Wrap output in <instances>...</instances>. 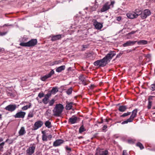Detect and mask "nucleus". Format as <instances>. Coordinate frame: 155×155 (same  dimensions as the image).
Instances as JSON below:
<instances>
[{
    "label": "nucleus",
    "mask_w": 155,
    "mask_h": 155,
    "mask_svg": "<svg viewBox=\"0 0 155 155\" xmlns=\"http://www.w3.org/2000/svg\"><path fill=\"white\" fill-rule=\"evenodd\" d=\"M127 16L128 18L130 19H133L137 18V15L134 12L128 13L127 14Z\"/></svg>",
    "instance_id": "nucleus-15"
},
{
    "label": "nucleus",
    "mask_w": 155,
    "mask_h": 155,
    "mask_svg": "<svg viewBox=\"0 0 155 155\" xmlns=\"http://www.w3.org/2000/svg\"><path fill=\"white\" fill-rule=\"evenodd\" d=\"M72 92V88H70L68 89L67 91H66V93L68 95H69L71 94Z\"/></svg>",
    "instance_id": "nucleus-40"
},
{
    "label": "nucleus",
    "mask_w": 155,
    "mask_h": 155,
    "mask_svg": "<svg viewBox=\"0 0 155 155\" xmlns=\"http://www.w3.org/2000/svg\"><path fill=\"white\" fill-rule=\"evenodd\" d=\"M44 94L43 93H39L38 94V96L40 98H41L42 97H43L44 96Z\"/></svg>",
    "instance_id": "nucleus-46"
},
{
    "label": "nucleus",
    "mask_w": 155,
    "mask_h": 155,
    "mask_svg": "<svg viewBox=\"0 0 155 155\" xmlns=\"http://www.w3.org/2000/svg\"><path fill=\"white\" fill-rule=\"evenodd\" d=\"M28 117H33V114L32 113H29L28 115Z\"/></svg>",
    "instance_id": "nucleus-48"
},
{
    "label": "nucleus",
    "mask_w": 155,
    "mask_h": 155,
    "mask_svg": "<svg viewBox=\"0 0 155 155\" xmlns=\"http://www.w3.org/2000/svg\"><path fill=\"white\" fill-rule=\"evenodd\" d=\"M137 42V41H127L123 45V46L124 47H126L128 46L133 45H134L135 43Z\"/></svg>",
    "instance_id": "nucleus-11"
},
{
    "label": "nucleus",
    "mask_w": 155,
    "mask_h": 155,
    "mask_svg": "<svg viewBox=\"0 0 155 155\" xmlns=\"http://www.w3.org/2000/svg\"><path fill=\"white\" fill-rule=\"evenodd\" d=\"M54 74V70H52L49 73L41 77V79L42 81H45L46 79L50 77Z\"/></svg>",
    "instance_id": "nucleus-9"
},
{
    "label": "nucleus",
    "mask_w": 155,
    "mask_h": 155,
    "mask_svg": "<svg viewBox=\"0 0 155 155\" xmlns=\"http://www.w3.org/2000/svg\"><path fill=\"white\" fill-rule=\"evenodd\" d=\"M25 112L23 111H20L17 113L15 115L14 117L16 118H23L25 115Z\"/></svg>",
    "instance_id": "nucleus-8"
},
{
    "label": "nucleus",
    "mask_w": 155,
    "mask_h": 155,
    "mask_svg": "<svg viewBox=\"0 0 155 155\" xmlns=\"http://www.w3.org/2000/svg\"><path fill=\"white\" fill-rule=\"evenodd\" d=\"M127 109V107L126 106H120L119 107L118 110L120 112H124Z\"/></svg>",
    "instance_id": "nucleus-24"
},
{
    "label": "nucleus",
    "mask_w": 155,
    "mask_h": 155,
    "mask_svg": "<svg viewBox=\"0 0 155 155\" xmlns=\"http://www.w3.org/2000/svg\"><path fill=\"white\" fill-rule=\"evenodd\" d=\"M2 51V49L0 48V52H1Z\"/></svg>",
    "instance_id": "nucleus-63"
},
{
    "label": "nucleus",
    "mask_w": 155,
    "mask_h": 155,
    "mask_svg": "<svg viewBox=\"0 0 155 155\" xmlns=\"http://www.w3.org/2000/svg\"><path fill=\"white\" fill-rule=\"evenodd\" d=\"M123 155H128V154L125 150H124L123 151Z\"/></svg>",
    "instance_id": "nucleus-49"
},
{
    "label": "nucleus",
    "mask_w": 155,
    "mask_h": 155,
    "mask_svg": "<svg viewBox=\"0 0 155 155\" xmlns=\"http://www.w3.org/2000/svg\"><path fill=\"white\" fill-rule=\"evenodd\" d=\"M137 44L139 45H146L147 43V41L145 40H141L138 41H137Z\"/></svg>",
    "instance_id": "nucleus-23"
},
{
    "label": "nucleus",
    "mask_w": 155,
    "mask_h": 155,
    "mask_svg": "<svg viewBox=\"0 0 155 155\" xmlns=\"http://www.w3.org/2000/svg\"><path fill=\"white\" fill-rule=\"evenodd\" d=\"M79 79L80 81V83L83 84L84 85H87V82L88 81L86 78L84 77L83 75H81L79 77Z\"/></svg>",
    "instance_id": "nucleus-5"
},
{
    "label": "nucleus",
    "mask_w": 155,
    "mask_h": 155,
    "mask_svg": "<svg viewBox=\"0 0 155 155\" xmlns=\"http://www.w3.org/2000/svg\"><path fill=\"white\" fill-rule=\"evenodd\" d=\"M26 133V131L25 130L24 127H22L18 132V134L19 136H22Z\"/></svg>",
    "instance_id": "nucleus-19"
},
{
    "label": "nucleus",
    "mask_w": 155,
    "mask_h": 155,
    "mask_svg": "<svg viewBox=\"0 0 155 155\" xmlns=\"http://www.w3.org/2000/svg\"><path fill=\"white\" fill-rule=\"evenodd\" d=\"M135 14L137 15V17L138 15H140L141 16V15L142 14V11L140 9H136L134 12Z\"/></svg>",
    "instance_id": "nucleus-22"
},
{
    "label": "nucleus",
    "mask_w": 155,
    "mask_h": 155,
    "mask_svg": "<svg viewBox=\"0 0 155 155\" xmlns=\"http://www.w3.org/2000/svg\"><path fill=\"white\" fill-rule=\"evenodd\" d=\"M48 137L51 139L52 137V136L51 135H50L48 136Z\"/></svg>",
    "instance_id": "nucleus-59"
},
{
    "label": "nucleus",
    "mask_w": 155,
    "mask_h": 155,
    "mask_svg": "<svg viewBox=\"0 0 155 155\" xmlns=\"http://www.w3.org/2000/svg\"><path fill=\"white\" fill-rule=\"evenodd\" d=\"M11 151H10V152H8V153H7V155H10V154L11 153Z\"/></svg>",
    "instance_id": "nucleus-60"
},
{
    "label": "nucleus",
    "mask_w": 155,
    "mask_h": 155,
    "mask_svg": "<svg viewBox=\"0 0 155 155\" xmlns=\"http://www.w3.org/2000/svg\"><path fill=\"white\" fill-rule=\"evenodd\" d=\"M49 99L45 97V98L42 99V101L45 104H47L48 103Z\"/></svg>",
    "instance_id": "nucleus-34"
},
{
    "label": "nucleus",
    "mask_w": 155,
    "mask_h": 155,
    "mask_svg": "<svg viewBox=\"0 0 155 155\" xmlns=\"http://www.w3.org/2000/svg\"><path fill=\"white\" fill-rule=\"evenodd\" d=\"M135 33V31H133L131 32H130L128 33L127 34V35H130V34H134Z\"/></svg>",
    "instance_id": "nucleus-51"
},
{
    "label": "nucleus",
    "mask_w": 155,
    "mask_h": 155,
    "mask_svg": "<svg viewBox=\"0 0 155 155\" xmlns=\"http://www.w3.org/2000/svg\"><path fill=\"white\" fill-rule=\"evenodd\" d=\"M106 150L103 151L102 150L97 149L95 155H107Z\"/></svg>",
    "instance_id": "nucleus-14"
},
{
    "label": "nucleus",
    "mask_w": 155,
    "mask_h": 155,
    "mask_svg": "<svg viewBox=\"0 0 155 155\" xmlns=\"http://www.w3.org/2000/svg\"><path fill=\"white\" fill-rule=\"evenodd\" d=\"M131 114L130 112H127L126 113H124L121 116V117H125L128 115H130Z\"/></svg>",
    "instance_id": "nucleus-42"
},
{
    "label": "nucleus",
    "mask_w": 155,
    "mask_h": 155,
    "mask_svg": "<svg viewBox=\"0 0 155 155\" xmlns=\"http://www.w3.org/2000/svg\"><path fill=\"white\" fill-rule=\"evenodd\" d=\"M35 146L34 144L32 146L28 148L26 150V153L28 155H31L33 154L35 152Z\"/></svg>",
    "instance_id": "nucleus-4"
},
{
    "label": "nucleus",
    "mask_w": 155,
    "mask_h": 155,
    "mask_svg": "<svg viewBox=\"0 0 155 155\" xmlns=\"http://www.w3.org/2000/svg\"><path fill=\"white\" fill-rule=\"evenodd\" d=\"M94 65L98 68L104 67L107 64V55L103 59L97 60L94 63Z\"/></svg>",
    "instance_id": "nucleus-2"
},
{
    "label": "nucleus",
    "mask_w": 155,
    "mask_h": 155,
    "mask_svg": "<svg viewBox=\"0 0 155 155\" xmlns=\"http://www.w3.org/2000/svg\"><path fill=\"white\" fill-rule=\"evenodd\" d=\"M107 128V126L106 125H104L103 129V130H104V131H106V130H105Z\"/></svg>",
    "instance_id": "nucleus-53"
},
{
    "label": "nucleus",
    "mask_w": 155,
    "mask_h": 155,
    "mask_svg": "<svg viewBox=\"0 0 155 155\" xmlns=\"http://www.w3.org/2000/svg\"><path fill=\"white\" fill-rule=\"evenodd\" d=\"M65 68V65H62L57 68L56 69V71L58 72H60L64 70Z\"/></svg>",
    "instance_id": "nucleus-21"
},
{
    "label": "nucleus",
    "mask_w": 155,
    "mask_h": 155,
    "mask_svg": "<svg viewBox=\"0 0 155 155\" xmlns=\"http://www.w3.org/2000/svg\"><path fill=\"white\" fill-rule=\"evenodd\" d=\"M21 46L25 47H28V43L27 42H21L20 44Z\"/></svg>",
    "instance_id": "nucleus-39"
},
{
    "label": "nucleus",
    "mask_w": 155,
    "mask_h": 155,
    "mask_svg": "<svg viewBox=\"0 0 155 155\" xmlns=\"http://www.w3.org/2000/svg\"><path fill=\"white\" fill-rule=\"evenodd\" d=\"M61 38V35H58L54 36L52 37L51 40L52 41H55L60 39Z\"/></svg>",
    "instance_id": "nucleus-20"
},
{
    "label": "nucleus",
    "mask_w": 155,
    "mask_h": 155,
    "mask_svg": "<svg viewBox=\"0 0 155 155\" xmlns=\"http://www.w3.org/2000/svg\"><path fill=\"white\" fill-rule=\"evenodd\" d=\"M121 18L120 16H119V17H117V20L118 21H120L121 20Z\"/></svg>",
    "instance_id": "nucleus-52"
},
{
    "label": "nucleus",
    "mask_w": 155,
    "mask_h": 155,
    "mask_svg": "<svg viewBox=\"0 0 155 155\" xmlns=\"http://www.w3.org/2000/svg\"><path fill=\"white\" fill-rule=\"evenodd\" d=\"M42 133L43 134H45V132L44 131H42Z\"/></svg>",
    "instance_id": "nucleus-61"
},
{
    "label": "nucleus",
    "mask_w": 155,
    "mask_h": 155,
    "mask_svg": "<svg viewBox=\"0 0 155 155\" xmlns=\"http://www.w3.org/2000/svg\"><path fill=\"white\" fill-rule=\"evenodd\" d=\"M128 142L129 143H131V142H132V140H128Z\"/></svg>",
    "instance_id": "nucleus-57"
},
{
    "label": "nucleus",
    "mask_w": 155,
    "mask_h": 155,
    "mask_svg": "<svg viewBox=\"0 0 155 155\" xmlns=\"http://www.w3.org/2000/svg\"><path fill=\"white\" fill-rule=\"evenodd\" d=\"M97 5L95 4L94 6V7L90 6L89 7V8L90 9L91 11H93L95 10L96 8L97 7Z\"/></svg>",
    "instance_id": "nucleus-29"
},
{
    "label": "nucleus",
    "mask_w": 155,
    "mask_h": 155,
    "mask_svg": "<svg viewBox=\"0 0 155 155\" xmlns=\"http://www.w3.org/2000/svg\"><path fill=\"white\" fill-rule=\"evenodd\" d=\"M153 97V96H150L148 98V100L150 101V100H152Z\"/></svg>",
    "instance_id": "nucleus-54"
},
{
    "label": "nucleus",
    "mask_w": 155,
    "mask_h": 155,
    "mask_svg": "<svg viewBox=\"0 0 155 155\" xmlns=\"http://www.w3.org/2000/svg\"><path fill=\"white\" fill-rule=\"evenodd\" d=\"M7 33V32H0V36H3L5 35Z\"/></svg>",
    "instance_id": "nucleus-47"
},
{
    "label": "nucleus",
    "mask_w": 155,
    "mask_h": 155,
    "mask_svg": "<svg viewBox=\"0 0 155 155\" xmlns=\"http://www.w3.org/2000/svg\"><path fill=\"white\" fill-rule=\"evenodd\" d=\"M86 130L84 128V126L82 125L79 128V132L80 133H81L84 131Z\"/></svg>",
    "instance_id": "nucleus-33"
},
{
    "label": "nucleus",
    "mask_w": 155,
    "mask_h": 155,
    "mask_svg": "<svg viewBox=\"0 0 155 155\" xmlns=\"http://www.w3.org/2000/svg\"><path fill=\"white\" fill-rule=\"evenodd\" d=\"M55 102V100L54 99H52L50 100L49 102V106H52Z\"/></svg>",
    "instance_id": "nucleus-36"
},
{
    "label": "nucleus",
    "mask_w": 155,
    "mask_h": 155,
    "mask_svg": "<svg viewBox=\"0 0 155 155\" xmlns=\"http://www.w3.org/2000/svg\"><path fill=\"white\" fill-rule=\"evenodd\" d=\"M153 109H155V107H153Z\"/></svg>",
    "instance_id": "nucleus-64"
},
{
    "label": "nucleus",
    "mask_w": 155,
    "mask_h": 155,
    "mask_svg": "<svg viewBox=\"0 0 155 155\" xmlns=\"http://www.w3.org/2000/svg\"><path fill=\"white\" fill-rule=\"evenodd\" d=\"M2 117V115L0 114V118H1Z\"/></svg>",
    "instance_id": "nucleus-62"
},
{
    "label": "nucleus",
    "mask_w": 155,
    "mask_h": 155,
    "mask_svg": "<svg viewBox=\"0 0 155 155\" xmlns=\"http://www.w3.org/2000/svg\"><path fill=\"white\" fill-rule=\"evenodd\" d=\"M115 54V52L114 51H111L109 52L107 54V63L108 61H109Z\"/></svg>",
    "instance_id": "nucleus-7"
},
{
    "label": "nucleus",
    "mask_w": 155,
    "mask_h": 155,
    "mask_svg": "<svg viewBox=\"0 0 155 155\" xmlns=\"http://www.w3.org/2000/svg\"><path fill=\"white\" fill-rule=\"evenodd\" d=\"M47 136L45 134H43L42 136V140L43 141H47Z\"/></svg>",
    "instance_id": "nucleus-41"
},
{
    "label": "nucleus",
    "mask_w": 155,
    "mask_h": 155,
    "mask_svg": "<svg viewBox=\"0 0 155 155\" xmlns=\"http://www.w3.org/2000/svg\"><path fill=\"white\" fill-rule=\"evenodd\" d=\"M45 125L46 127L48 128H51L52 127L51 123L48 120L45 123Z\"/></svg>",
    "instance_id": "nucleus-27"
},
{
    "label": "nucleus",
    "mask_w": 155,
    "mask_h": 155,
    "mask_svg": "<svg viewBox=\"0 0 155 155\" xmlns=\"http://www.w3.org/2000/svg\"><path fill=\"white\" fill-rule=\"evenodd\" d=\"M114 1H112L111 2L110 4L108 5H107V10H108V9H110L111 7L113 8V5L114 4ZM108 3H107V5L108 4Z\"/></svg>",
    "instance_id": "nucleus-30"
},
{
    "label": "nucleus",
    "mask_w": 155,
    "mask_h": 155,
    "mask_svg": "<svg viewBox=\"0 0 155 155\" xmlns=\"http://www.w3.org/2000/svg\"><path fill=\"white\" fill-rule=\"evenodd\" d=\"M94 86L93 85H91L90 86V89H93L94 88Z\"/></svg>",
    "instance_id": "nucleus-55"
},
{
    "label": "nucleus",
    "mask_w": 155,
    "mask_h": 155,
    "mask_svg": "<svg viewBox=\"0 0 155 155\" xmlns=\"http://www.w3.org/2000/svg\"><path fill=\"white\" fill-rule=\"evenodd\" d=\"M61 62V61L60 60L58 61H54L52 62L51 64V65L52 66L54 65L57 64Z\"/></svg>",
    "instance_id": "nucleus-31"
},
{
    "label": "nucleus",
    "mask_w": 155,
    "mask_h": 155,
    "mask_svg": "<svg viewBox=\"0 0 155 155\" xmlns=\"http://www.w3.org/2000/svg\"><path fill=\"white\" fill-rule=\"evenodd\" d=\"M151 90L152 91H155V84H152L151 86Z\"/></svg>",
    "instance_id": "nucleus-45"
},
{
    "label": "nucleus",
    "mask_w": 155,
    "mask_h": 155,
    "mask_svg": "<svg viewBox=\"0 0 155 155\" xmlns=\"http://www.w3.org/2000/svg\"><path fill=\"white\" fill-rule=\"evenodd\" d=\"M16 108V106L15 105H9L6 107L5 109L9 111H14Z\"/></svg>",
    "instance_id": "nucleus-10"
},
{
    "label": "nucleus",
    "mask_w": 155,
    "mask_h": 155,
    "mask_svg": "<svg viewBox=\"0 0 155 155\" xmlns=\"http://www.w3.org/2000/svg\"><path fill=\"white\" fill-rule=\"evenodd\" d=\"M72 103L71 102L67 103L66 106V109L67 110H70L71 109L72 107Z\"/></svg>",
    "instance_id": "nucleus-25"
},
{
    "label": "nucleus",
    "mask_w": 155,
    "mask_h": 155,
    "mask_svg": "<svg viewBox=\"0 0 155 155\" xmlns=\"http://www.w3.org/2000/svg\"><path fill=\"white\" fill-rule=\"evenodd\" d=\"M63 142V140H58L54 142L53 145L55 147H57L60 145Z\"/></svg>",
    "instance_id": "nucleus-17"
},
{
    "label": "nucleus",
    "mask_w": 155,
    "mask_h": 155,
    "mask_svg": "<svg viewBox=\"0 0 155 155\" xmlns=\"http://www.w3.org/2000/svg\"><path fill=\"white\" fill-rule=\"evenodd\" d=\"M52 94L51 93H49L48 94H46L45 95V97H47L48 98H49L51 97V94Z\"/></svg>",
    "instance_id": "nucleus-43"
},
{
    "label": "nucleus",
    "mask_w": 155,
    "mask_h": 155,
    "mask_svg": "<svg viewBox=\"0 0 155 155\" xmlns=\"http://www.w3.org/2000/svg\"><path fill=\"white\" fill-rule=\"evenodd\" d=\"M31 106V104L30 103H29V104L28 105H26L25 106H24L22 108V109L23 110H26L30 108Z\"/></svg>",
    "instance_id": "nucleus-28"
},
{
    "label": "nucleus",
    "mask_w": 155,
    "mask_h": 155,
    "mask_svg": "<svg viewBox=\"0 0 155 155\" xmlns=\"http://www.w3.org/2000/svg\"><path fill=\"white\" fill-rule=\"evenodd\" d=\"M136 145L137 146L140 147L141 149H142L144 148V147L143 146V145L140 143L138 142L137 144Z\"/></svg>",
    "instance_id": "nucleus-37"
},
{
    "label": "nucleus",
    "mask_w": 155,
    "mask_h": 155,
    "mask_svg": "<svg viewBox=\"0 0 155 155\" xmlns=\"http://www.w3.org/2000/svg\"><path fill=\"white\" fill-rule=\"evenodd\" d=\"M4 144V143L2 142V143L0 144V148H3V147Z\"/></svg>",
    "instance_id": "nucleus-50"
},
{
    "label": "nucleus",
    "mask_w": 155,
    "mask_h": 155,
    "mask_svg": "<svg viewBox=\"0 0 155 155\" xmlns=\"http://www.w3.org/2000/svg\"><path fill=\"white\" fill-rule=\"evenodd\" d=\"M152 102L151 101H149L148 102V104L147 106L148 108L149 109H150L151 107V106L152 105Z\"/></svg>",
    "instance_id": "nucleus-44"
},
{
    "label": "nucleus",
    "mask_w": 155,
    "mask_h": 155,
    "mask_svg": "<svg viewBox=\"0 0 155 155\" xmlns=\"http://www.w3.org/2000/svg\"><path fill=\"white\" fill-rule=\"evenodd\" d=\"M9 25H8V24H5L4 25H3V26H9Z\"/></svg>",
    "instance_id": "nucleus-58"
},
{
    "label": "nucleus",
    "mask_w": 155,
    "mask_h": 155,
    "mask_svg": "<svg viewBox=\"0 0 155 155\" xmlns=\"http://www.w3.org/2000/svg\"><path fill=\"white\" fill-rule=\"evenodd\" d=\"M133 120L130 118H129L128 119H127L125 121H123L122 123L121 124H127L128 122H131Z\"/></svg>",
    "instance_id": "nucleus-32"
},
{
    "label": "nucleus",
    "mask_w": 155,
    "mask_h": 155,
    "mask_svg": "<svg viewBox=\"0 0 155 155\" xmlns=\"http://www.w3.org/2000/svg\"><path fill=\"white\" fill-rule=\"evenodd\" d=\"M51 110L49 109H48L46 111V113L45 114V116H49L51 114Z\"/></svg>",
    "instance_id": "nucleus-38"
},
{
    "label": "nucleus",
    "mask_w": 155,
    "mask_h": 155,
    "mask_svg": "<svg viewBox=\"0 0 155 155\" xmlns=\"http://www.w3.org/2000/svg\"><path fill=\"white\" fill-rule=\"evenodd\" d=\"M66 149L67 150H71V149L69 147H66Z\"/></svg>",
    "instance_id": "nucleus-56"
},
{
    "label": "nucleus",
    "mask_w": 155,
    "mask_h": 155,
    "mask_svg": "<svg viewBox=\"0 0 155 155\" xmlns=\"http://www.w3.org/2000/svg\"><path fill=\"white\" fill-rule=\"evenodd\" d=\"M107 10V4H105L103 7L101 9V12H104Z\"/></svg>",
    "instance_id": "nucleus-35"
},
{
    "label": "nucleus",
    "mask_w": 155,
    "mask_h": 155,
    "mask_svg": "<svg viewBox=\"0 0 155 155\" xmlns=\"http://www.w3.org/2000/svg\"><path fill=\"white\" fill-rule=\"evenodd\" d=\"M28 47H32L35 46L37 43V40L36 39H32L28 42Z\"/></svg>",
    "instance_id": "nucleus-12"
},
{
    "label": "nucleus",
    "mask_w": 155,
    "mask_h": 155,
    "mask_svg": "<svg viewBox=\"0 0 155 155\" xmlns=\"http://www.w3.org/2000/svg\"><path fill=\"white\" fill-rule=\"evenodd\" d=\"M94 25L95 28L97 29H101L103 27L101 24L96 21L94 23Z\"/></svg>",
    "instance_id": "nucleus-16"
},
{
    "label": "nucleus",
    "mask_w": 155,
    "mask_h": 155,
    "mask_svg": "<svg viewBox=\"0 0 155 155\" xmlns=\"http://www.w3.org/2000/svg\"><path fill=\"white\" fill-rule=\"evenodd\" d=\"M58 91V88L57 87H54L51 91V93L52 94H55Z\"/></svg>",
    "instance_id": "nucleus-26"
},
{
    "label": "nucleus",
    "mask_w": 155,
    "mask_h": 155,
    "mask_svg": "<svg viewBox=\"0 0 155 155\" xmlns=\"http://www.w3.org/2000/svg\"><path fill=\"white\" fill-rule=\"evenodd\" d=\"M64 107L61 104H59L56 105L53 110L54 115L55 116H59L61 114Z\"/></svg>",
    "instance_id": "nucleus-1"
},
{
    "label": "nucleus",
    "mask_w": 155,
    "mask_h": 155,
    "mask_svg": "<svg viewBox=\"0 0 155 155\" xmlns=\"http://www.w3.org/2000/svg\"><path fill=\"white\" fill-rule=\"evenodd\" d=\"M43 124V123L40 120H38L35 123L33 127L34 130H36L41 127Z\"/></svg>",
    "instance_id": "nucleus-6"
},
{
    "label": "nucleus",
    "mask_w": 155,
    "mask_h": 155,
    "mask_svg": "<svg viewBox=\"0 0 155 155\" xmlns=\"http://www.w3.org/2000/svg\"><path fill=\"white\" fill-rule=\"evenodd\" d=\"M137 111V109H135L133 111L132 114L130 117L132 120H133L134 118L136 117Z\"/></svg>",
    "instance_id": "nucleus-18"
},
{
    "label": "nucleus",
    "mask_w": 155,
    "mask_h": 155,
    "mask_svg": "<svg viewBox=\"0 0 155 155\" xmlns=\"http://www.w3.org/2000/svg\"><path fill=\"white\" fill-rule=\"evenodd\" d=\"M78 118L76 117L73 116L69 119V122L71 124H74L78 122Z\"/></svg>",
    "instance_id": "nucleus-13"
},
{
    "label": "nucleus",
    "mask_w": 155,
    "mask_h": 155,
    "mask_svg": "<svg viewBox=\"0 0 155 155\" xmlns=\"http://www.w3.org/2000/svg\"><path fill=\"white\" fill-rule=\"evenodd\" d=\"M151 14V12L148 9H145L143 12H142V14L141 15V18L143 19H145L147 17L150 15Z\"/></svg>",
    "instance_id": "nucleus-3"
}]
</instances>
